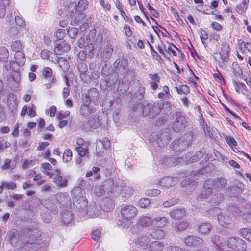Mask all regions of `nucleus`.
Listing matches in <instances>:
<instances>
[{
  "label": "nucleus",
  "instance_id": "nucleus-1",
  "mask_svg": "<svg viewBox=\"0 0 251 251\" xmlns=\"http://www.w3.org/2000/svg\"><path fill=\"white\" fill-rule=\"evenodd\" d=\"M165 104L162 100L154 102L147 103L144 105L141 103H138L137 108L142 109V114L143 116H149L153 118L157 116L161 111Z\"/></svg>",
  "mask_w": 251,
  "mask_h": 251
},
{
  "label": "nucleus",
  "instance_id": "nucleus-2",
  "mask_svg": "<svg viewBox=\"0 0 251 251\" xmlns=\"http://www.w3.org/2000/svg\"><path fill=\"white\" fill-rule=\"evenodd\" d=\"M172 121V128L176 133L182 132L185 128L187 121L186 118L180 112L172 113L170 118Z\"/></svg>",
  "mask_w": 251,
  "mask_h": 251
},
{
  "label": "nucleus",
  "instance_id": "nucleus-3",
  "mask_svg": "<svg viewBox=\"0 0 251 251\" xmlns=\"http://www.w3.org/2000/svg\"><path fill=\"white\" fill-rule=\"evenodd\" d=\"M192 139L191 134L189 133L175 140L171 144V148L174 151V153L178 154L185 150L189 145Z\"/></svg>",
  "mask_w": 251,
  "mask_h": 251
},
{
  "label": "nucleus",
  "instance_id": "nucleus-4",
  "mask_svg": "<svg viewBox=\"0 0 251 251\" xmlns=\"http://www.w3.org/2000/svg\"><path fill=\"white\" fill-rule=\"evenodd\" d=\"M227 184V180L221 177L216 178L213 181H205L204 183V187L207 189H211V190L215 189L217 191H221L226 188Z\"/></svg>",
  "mask_w": 251,
  "mask_h": 251
},
{
  "label": "nucleus",
  "instance_id": "nucleus-5",
  "mask_svg": "<svg viewBox=\"0 0 251 251\" xmlns=\"http://www.w3.org/2000/svg\"><path fill=\"white\" fill-rule=\"evenodd\" d=\"M95 191L99 196H100L105 193L111 192L114 193L115 192L114 182L111 179L105 180L101 185L96 187Z\"/></svg>",
  "mask_w": 251,
  "mask_h": 251
},
{
  "label": "nucleus",
  "instance_id": "nucleus-6",
  "mask_svg": "<svg viewBox=\"0 0 251 251\" xmlns=\"http://www.w3.org/2000/svg\"><path fill=\"white\" fill-rule=\"evenodd\" d=\"M233 216L228 213H222L218 215V222L223 227L230 229L234 227V222Z\"/></svg>",
  "mask_w": 251,
  "mask_h": 251
},
{
  "label": "nucleus",
  "instance_id": "nucleus-7",
  "mask_svg": "<svg viewBox=\"0 0 251 251\" xmlns=\"http://www.w3.org/2000/svg\"><path fill=\"white\" fill-rule=\"evenodd\" d=\"M227 244L228 247L237 251H244L246 249L245 242L239 238L233 237L228 240Z\"/></svg>",
  "mask_w": 251,
  "mask_h": 251
},
{
  "label": "nucleus",
  "instance_id": "nucleus-8",
  "mask_svg": "<svg viewBox=\"0 0 251 251\" xmlns=\"http://www.w3.org/2000/svg\"><path fill=\"white\" fill-rule=\"evenodd\" d=\"M170 129L165 128L160 131L157 135L156 142L159 147H163L167 145L171 139Z\"/></svg>",
  "mask_w": 251,
  "mask_h": 251
},
{
  "label": "nucleus",
  "instance_id": "nucleus-9",
  "mask_svg": "<svg viewBox=\"0 0 251 251\" xmlns=\"http://www.w3.org/2000/svg\"><path fill=\"white\" fill-rule=\"evenodd\" d=\"M99 98V91L95 88L90 89L85 94L83 101L86 103H90L91 102L95 105L97 104Z\"/></svg>",
  "mask_w": 251,
  "mask_h": 251
},
{
  "label": "nucleus",
  "instance_id": "nucleus-10",
  "mask_svg": "<svg viewBox=\"0 0 251 251\" xmlns=\"http://www.w3.org/2000/svg\"><path fill=\"white\" fill-rule=\"evenodd\" d=\"M137 212L136 208L131 205H126L121 210L122 217L127 220H130L135 217L137 215Z\"/></svg>",
  "mask_w": 251,
  "mask_h": 251
},
{
  "label": "nucleus",
  "instance_id": "nucleus-11",
  "mask_svg": "<svg viewBox=\"0 0 251 251\" xmlns=\"http://www.w3.org/2000/svg\"><path fill=\"white\" fill-rule=\"evenodd\" d=\"M56 46L54 48V51L56 57L57 55H60L65 52H68L70 50L69 43L66 41H57Z\"/></svg>",
  "mask_w": 251,
  "mask_h": 251
},
{
  "label": "nucleus",
  "instance_id": "nucleus-12",
  "mask_svg": "<svg viewBox=\"0 0 251 251\" xmlns=\"http://www.w3.org/2000/svg\"><path fill=\"white\" fill-rule=\"evenodd\" d=\"M202 239L194 236H188L184 238V243L189 247H196L202 244Z\"/></svg>",
  "mask_w": 251,
  "mask_h": 251
},
{
  "label": "nucleus",
  "instance_id": "nucleus-13",
  "mask_svg": "<svg viewBox=\"0 0 251 251\" xmlns=\"http://www.w3.org/2000/svg\"><path fill=\"white\" fill-rule=\"evenodd\" d=\"M100 206L104 211L107 212L111 211L115 206L113 199L109 197L104 198L100 202Z\"/></svg>",
  "mask_w": 251,
  "mask_h": 251
},
{
  "label": "nucleus",
  "instance_id": "nucleus-14",
  "mask_svg": "<svg viewBox=\"0 0 251 251\" xmlns=\"http://www.w3.org/2000/svg\"><path fill=\"white\" fill-rule=\"evenodd\" d=\"M43 206L54 214L58 213V207L56 205V202H55L53 200L50 198H47L43 200Z\"/></svg>",
  "mask_w": 251,
  "mask_h": 251
},
{
  "label": "nucleus",
  "instance_id": "nucleus-15",
  "mask_svg": "<svg viewBox=\"0 0 251 251\" xmlns=\"http://www.w3.org/2000/svg\"><path fill=\"white\" fill-rule=\"evenodd\" d=\"M128 64L127 59L125 58H118L114 62L115 71L119 73H125Z\"/></svg>",
  "mask_w": 251,
  "mask_h": 251
},
{
  "label": "nucleus",
  "instance_id": "nucleus-16",
  "mask_svg": "<svg viewBox=\"0 0 251 251\" xmlns=\"http://www.w3.org/2000/svg\"><path fill=\"white\" fill-rule=\"evenodd\" d=\"M7 240L13 246H16L19 241L20 234L17 230L13 229L7 232Z\"/></svg>",
  "mask_w": 251,
  "mask_h": 251
},
{
  "label": "nucleus",
  "instance_id": "nucleus-17",
  "mask_svg": "<svg viewBox=\"0 0 251 251\" xmlns=\"http://www.w3.org/2000/svg\"><path fill=\"white\" fill-rule=\"evenodd\" d=\"M76 4L73 5H71V7H68V9H72L71 10V13H68V14H66V16L68 17V18H72V20L70 22V24L73 26H75L78 25H79L81 23L80 21V17L78 16H76L75 17H74V12L76 13V9H75Z\"/></svg>",
  "mask_w": 251,
  "mask_h": 251
},
{
  "label": "nucleus",
  "instance_id": "nucleus-18",
  "mask_svg": "<svg viewBox=\"0 0 251 251\" xmlns=\"http://www.w3.org/2000/svg\"><path fill=\"white\" fill-rule=\"evenodd\" d=\"M224 200V195L223 194L217 192L214 194H211L208 202L212 205H218Z\"/></svg>",
  "mask_w": 251,
  "mask_h": 251
},
{
  "label": "nucleus",
  "instance_id": "nucleus-19",
  "mask_svg": "<svg viewBox=\"0 0 251 251\" xmlns=\"http://www.w3.org/2000/svg\"><path fill=\"white\" fill-rule=\"evenodd\" d=\"M80 114L83 116H88L95 112V109L90 105V103H86L84 101L83 104L81 105L80 108Z\"/></svg>",
  "mask_w": 251,
  "mask_h": 251
},
{
  "label": "nucleus",
  "instance_id": "nucleus-20",
  "mask_svg": "<svg viewBox=\"0 0 251 251\" xmlns=\"http://www.w3.org/2000/svg\"><path fill=\"white\" fill-rule=\"evenodd\" d=\"M168 220L165 217H158L151 220V226L156 228H163L167 223Z\"/></svg>",
  "mask_w": 251,
  "mask_h": 251
},
{
  "label": "nucleus",
  "instance_id": "nucleus-21",
  "mask_svg": "<svg viewBox=\"0 0 251 251\" xmlns=\"http://www.w3.org/2000/svg\"><path fill=\"white\" fill-rule=\"evenodd\" d=\"M53 182L58 188L66 187L68 185V180L66 177H63L61 175L56 174Z\"/></svg>",
  "mask_w": 251,
  "mask_h": 251
},
{
  "label": "nucleus",
  "instance_id": "nucleus-22",
  "mask_svg": "<svg viewBox=\"0 0 251 251\" xmlns=\"http://www.w3.org/2000/svg\"><path fill=\"white\" fill-rule=\"evenodd\" d=\"M185 214L186 211L184 208H175L169 213L170 217L175 220H179L183 217Z\"/></svg>",
  "mask_w": 251,
  "mask_h": 251
},
{
  "label": "nucleus",
  "instance_id": "nucleus-23",
  "mask_svg": "<svg viewBox=\"0 0 251 251\" xmlns=\"http://www.w3.org/2000/svg\"><path fill=\"white\" fill-rule=\"evenodd\" d=\"M28 177H33V180L36 182V184L38 186L42 185L45 182L43 176L40 174H36V172L33 170L30 171L28 175Z\"/></svg>",
  "mask_w": 251,
  "mask_h": 251
},
{
  "label": "nucleus",
  "instance_id": "nucleus-24",
  "mask_svg": "<svg viewBox=\"0 0 251 251\" xmlns=\"http://www.w3.org/2000/svg\"><path fill=\"white\" fill-rule=\"evenodd\" d=\"M39 248L38 244L34 242L25 243L19 251H36Z\"/></svg>",
  "mask_w": 251,
  "mask_h": 251
},
{
  "label": "nucleus",
  "instance_id": "nucleus-25",
  "mask_svg": "<svg viewBox=\"0 0 251 251\" xmlns=\"http://www.w3.org/2000/svg\"><path fill=\"white\" fill-rule=\"evenodd\" d=\"M149 235L154 239L161 240L164 237L165 233L161 229H153L149 231Z\"/></svg>",
  "mask_w": 251,
  "mask_h": 251
},
{
  "label": "nucleus",
  "instance_id": "nucleus-26",
  "mask_svg": "<svg viewBox=\"0 0 251 251\" xmlns=\"http://www.w3.org/2000/svg\"><path fill=\"white\" fill-rule=\"evenodd\" d=\"M212 191L211 189H207L203 186V189L197 196L198 200L200 201H206L208 202V200L209 199L210 196H211Z\"/></svg>",
  "mask_w": 251,
  "mask_h": 251
},
{
  "label": "nucleus",
  "instance_id": "nucleus-27",
  "mask_svg": "<svg viewBox=\"0 0 251 251\" xmlns=\"http://www.w3.org/2000/svg\"><path fill=\"white\" fill-rule=\"evenodd\" d=\"M176 159V157L165 156L160 159V162L161 165L163 166V167H170L175 165V161Z\"/></svg>",
  "mask_w": 251,
  "mask_h": 251
},
{
  "label": "nucleus",
  "instance_id": "nucleus-28",
  "mask_svg": "<svg viewBox=\"0 0 251 251\" xmlns=\"http://www.w3.org/2000/svg\"><path fill=\"white\" fill-rule=\"evenodd\" d=\"M74 204L77 209H84L87 206V202L84 197H79V199L74 200Z\"/></svg>",
  "mask_w": 251,
  "mask_h": 251
},
{
  "label": "nucleus",
  "instance_id": "nucleus-29",
  "mask_svg": "<svg viewBox=\"0 0 251 251\" xmlns=\"http://www.w3.org/2000/svg\"><path fill=\"white\" fill-rule=\"evenodd\" d=\"M149 248L151 251H161L164 248V244L162 242L153 241L150 244Z\"/></svg>",
  "mask_w": 251,
  "mask_h": 251
},
{
  "label": "nucleus",
  "instance_id": "nucleus-30",
  "mask_svg": "<svg viewBox=\"0 0 251 251\" xmlns=\"http://www.w3.org/2000/svg\"><path fill=\"white\" fill-rule=\"evenodd\" d=\"M10 198L6 199L7 205L11 208H14L15 206V201H18L23 198L22 194H16L13 195L12 197L14 201L11 200V195L10 196Z\"/></svg>",
  "mask_w": 251,
  "mask_h": 251
},
{
  "label": "nucleus",
  "instance_id": "nucleus-31",
  "mask_svg": "<svg viewBox=\"0 0 251 251\" xmlns=\"http://www.w3.org/2000/svg\"><path fill=\"white\" fill-rule=\"evenodd\" d=\"M99 126V123L97 118H93L90 119L84 125L86 129H96Z\"/></svg>",
  "mask_w": 251,
  "mask_h": 251
},
{
  "label": "nucleus",
  "instance_id": "nucleus-32",
  "mask_svg": "<svg viewBox=\"0 0 251 251\" xmlns=\"http://www.w3.org/2000/svg\"><path fill=\"white\" fill-rule=\"evenodd\" d=\"M62 218L64 224L67 225L73 219V214L72 212L66 210L63 212Z\"/></svg>",
  "mask_w": 251,
  "mask_h": 251
},
{
  "label": "nucleus",
  "instance_id": "nucleus-33",
  "mask_svg": "<svg viewBox=\"0 0 251 251\" xmlns=\"http://www.w3.org/2000/svg\"><path fill=\"white\" fill-rule=\"evenodd\" d=\"M212 226L210 223H202L199 226V231L201 234H206L209 232Z\"/></svg>",
  "mask_w": 251,
  "mask_h": 251
},
{
  "label": "nucleus",
  "instance_id": "nucleus-34",
  "mask_svg": "<svg viewBox=\"0 0 251 251\" xmlns=\"http://www.w3.org/2000/svg\"><path fill=\"white\" fill-rule=\"evenodd\" d=\"M160 186L169 188L173 185V179L171 177H165L161 179L159 183Z\"/></svg>",
  "mask_w": 251,
  "mask_h": 251
},
{
  "label": "nucleus",
  "instance_id": "nucleus-35",
  "mask_svg": "<svg viewBox=\"0 0 251 251\" xmlns=\"http://www.w3.org/2000/svg\"><path fill=\"white\" fill-rule=\"evenodd\" d=\"M150 242L149 237L147 235L142 236L138 239L137 244L140 247L146 248Z\"/></svg>",
  "mask_w": 251,
  "mask_h": 251
},
{
  "label": "nucleus",
  "instance_id": "nucleus-36",
  "mask_svg": "<svg viewBox=\"0 0 251 251\" xmlns=\"http://www.w3.org/2000/svg\"><path fill=\"white\" fill-rule=\"evenodd\" d=\"M133 190L132 188L126 186L123 188L119 193L123 198H129L133 194Z\"/></svg>",
  "mask_w": 251,
  "mask_h": 251
},
{
  "label": "nucleus",
  "instance_id": "nucleus-37",
  "mask_svg": "<svg viewBox=\"0 0 251 251\" xmlns=\"http://www.w3.org/2000/svg\"><path fill=\"white\" fill-rule=\"evenodd\" d=\"M196 156H198L197 158L199 160H201L202 162H206L209 159V157L208 154L206 153V151L204 150H200L196 152Z\"/></svg>",
  "mask_w": 251,
  "mask_h": 251
},
{
  "label": "nucleus",
  "instance_id": "nucleus-38",
  "mask_svg": "<svg viewBox=\"0 0 251 251\" xmlns=\"http://www.w3.org/2000/svg\"><path fill=\"white\" fill-rule=\"evenodd\" d=\"M71 194L73 197V200L79 199V197H83L82 190L80 187H76L71 191Z\"/></svg>",
  "mask_w": 251,
  "mask_h": 251
},
{
  "label": "nucleus",
  "instance_id": "nucleus-39",
  "mask_svg": "<svg viewBox=\"0 0 251 251\" xmlns=\"http://www.w3.org/2000/svg\"><path fill=\"white\" fill-rule=\"evenodd\" d=\"M233 73L236 77L241 78L243 74V72L239 65L237 62H233L232 65Z\"/></svg>",
  "mask_w": 251,
  "mask_h": 251
},
{
  "label": "nucleus",
  "instance_id": "nucleus-40",
  "mask_svg": "<svg viewBox=\"0 0 251 251\" xmlns=\"http://www.w3.org/2000/svg\"><path fill=\"white\" fill-rule=\"evenodd\" d=\"M15 59L17 62H18L20 65H24L26 59L25 54L22 51H20L16 52Z\"/></svg>",
  "mask_w": 251,
  "mask_h": 251
},
{
  "label": "nucleus",
  "instance_id": "nucleus-41",
  "mask_svg": "<svg viewBox=\"0 0 251 251\" xmlns=\"http://www.w3.org/2000/svg\"><path fill=\"white\" fill-rule=\"evenodd\" d=\"M211 241L212 243L218 246H222V245L225 243V241L223 237L216 235H213L211 236Z\"/></svg>",
  "mask_w": 251,
  "mask_h": 251
},
{
  "label": "nucleus",
  "instance_id": "nucleus-42",
  "mask_svg": "<svg viewBox=\"0 0 251 251\" xmlns=\"http://www.w3.org/2000/svg\"><path fill=\"white\" fill-rule=\"evenodd\" d=\"M75 150L80 157H84L88 154V146L75 147Z\"/></svg>",
  "mask_w": 251,
  "mask_h": 251
},
{
  "label": "nucleus",
  "instance_id": "nucleus-43",
  "mask_svg": "<svg viewBox=\"0 0 251 251\" xmlns=\"http://www.w3.org/2000/svg\"><path fill=\"white\" fill-rule=\"evenodd\" d=\"M105 149L106 148H104V146L102 145L101 140H100L99 141L97 142L96 152L98 156H101L104 153Z\"/></svg>",
  "mask_w": 251,
  "mask_h": 251
},
{
  "label": "nucleus",
  "instance_id": "nucleus-44",
  "mask_svg": "<svg viewBox=\"0 0 251 251\" xmlns=\"http://www.w3.org/2000/svg\"><path fill=\"white\" fill-rule=\"evenodd\" d=\"M151 220L149 217L144 216L141 218L139 221V224H140L142 227H147L151 225Z\"/></svg>",
  "mask_w": 251,
  "mask_h": 251
},
{
  "label": "nucleus",
  "instance_id": "nucleus-45",
  "mask_svg": "<svg viewBox=\"0 0 251 251\" xmlns=\"http://www.w3.org/2000/svg\"><path fill=\"white\" fill-rule=\"evenodd\" d=\"M241 236L248 240L249 241L251 242V229L249 228H243L240 231Z\"/></svg>",
  "mask_w": 251,
  "mask_h": 251
},
{
  "label": "nucleus",
  "instance_id": "nucleus-46",
  "mask_svg": "<svg viewBox=\"0 0 251 251\" xmlns=\"http://www.w3.org/2000/svg\"><path fill=\"white\" fill-rule=\"evenodd\" d=\"M79 29L76 27H69L67 30V32L69 36L71 39H75L78 35Z\"/></svg>",
  "mask_w": 251,
  "mask_h": 251
},
{
  "label": "nucleus",
  "instance_id": "nucleus-47",
  "mask_svg": "<svg viewBox=\"0 0 251 251\" xmlns=\"http://www.w3.org/2000/svg\"><path fill=\"white\" fill-rule=\"evenodd\" d=\"M23 47V44L19 40L15 41L11 45L12 49L16 52H20Z\"/></svg>",
  "mask_w": 251,
  "mask_h": 251
},
{
  "label": "nucleus",
  "instance_id": "nucleus-48",
  "mask_svg": "<svg viewBox=\"0 0 251 251\" xmlns=\"http://www.w3.org/2000/svg\"><path fill=\"white\" fill-rule=\"evenodd\" d=\"M126 186V183L124 180L121 179L118 180L115 186V192L119 193L120 191H121L123 188Z\"/></svg>",
  "mask_w": 251,
  "mask_h": 251
},
{
  "label": "nucleus",
  "instance_id": "nucleus-49",
  "mask_svg": "<svg viewBox=\"0 0 251 251\" xmlns=\"http://www.w3.org/2000/svg\"><path fill=\"white\" fill-rule=\"evenodd\" d=\"M151 200L148 198H142L139 200L138 205L143 208H146L150 206Z\"/></svg>",
  "mask_w": 251,
  "mask_h": 251
},
{
  "label": "nucleus",
  "instance_id": "nucleus-50",
  "mask_svg": "<svg viewBox=\"0 0 251 251\" xmlns=\"http://www.w3.org/2000/svg\"><path fill=\"white\" fill-rule=\"evenodd\" d=\"M145 88L140 86L137 92L134 94V97L139 100H141L144 98Z\"/></svg>",
  "mask_w": 251,
  "mask_h": 251
},
{
  "label": "nucleus",
  "instance_id": "nucleus-51",
  "mask_svg": "<svg viewBox=\"0 0 251 251\" xmlns=\"http://www.w3.org/2000/svg\"><path fill=\"white\" fill-rule=\"evenodd\" d=\"M41 56L43 59H47L50 61L51 60L50 58L53 59V57H51V56H53L54 58L56 57V55L54 53L50 52L47 50H43L41 53Z\"/></svg>",
  "mask_w": 251,
  "mask_h": 251
},
{
  "label": "nucleus",
  "instance_id": "nucleus-52",
  "mask_svg": "<svg viewBox=\"0 0 251 251\" xmlns=\"http://www.w3.org/2000/svg\"><path fill=\"white\" fill-rule=\"evenodd\" d=\"M189 224L187 222H180L176 226V232H181L187 228Z\"/></svg>",
  "mask_w": 251,
  "mask_h": 251
},
{
  "label": "nucleus",
  "instance_id": "nucleus-53",
  "mask_svg": "<svg viewBox=\"0 0 251 251\" xmlns=\"http://www.w3.org/2000/svg\"><path fill=\"white\" fill-rule=\"evenodd\" d=\"M78 68L80 73V77L83 78L85 75V73L88 70L87 65L85 63H80L78 64Z\"/></svg>",
  "mask_w": 251,
  "mask_h": 251
},
{
  "label": "nucleus",
  "instance_id": "nucleus-54",
  "mask_svg": "<svg viewBox=\"0 0 251 251\" xmlns=\"http://www.w3.org/2000/svg\"><path fill=\"white\" fill-rule=\"evenodd\" d=\"M96 35V30L94 29L91 30L87 35L86 40L87 43L93 42Z\"/></svg>",
  "mask_w": 251,
  "mask_h": 251
},
{
  "label": "nucleus",
  "instance_id": "nucleus-55",
  "mask_svg": "<svg viewBox=\"0 0 251 251\" xmlns=\"http://www.w3.org/2000/svg\"><path fill=\"white\" fill-rule=\"evenodd\" d=\"M88 5V1L86 0H80L78 3V11L81 12L85 10Z\"/></svg>",
  "mask_w": 251,
  "mask_h": 251
},
{
  "label": "nucleus",
  "instance_id": "nucleus-56",
  "mask_svg": "<svg viewBox=\"0 0 251 251\" xmlns=\"http://www.w3.org/2000/svg\"><path fill=\"white\" fill-rule=\"evenodd\" d=\"M72 157V152L70 149H67L63 153L62 159L64 162L69 161Z\"/></svg>",
  "mask_w": 251,
  "mask_h": 251
},
{
  "label": "nucleus",
  "instance_id": "nucleus-57",
  "mask_svg": "<svg viewBox=\"0 0 251 251\" xmlns=\"http://www.w3.org/2000/svg\"><path fill=\"white\" fill-rule=\"evenodd\" d=\"M42 74L46 78H51L52 76V69L49 67H45L42 71Z\"/></svg>",
  "mask_w": 251,
  "mask_h": 251
},
{
  "label": "nucleus",
  "instance_id": "nucleus-58",
  "mask_svg": "<svg viewBox=\"0 0 251 251\" xmlns=\"http://www.w3.org/2000/svg\"><path fill=\"white\" fill-rule=\"evenodd\" d=\"M179 201L178 199H172L166 201L163 203V206L165 207H168L174 205L176 204Z\"/></svg>",
  "mask_w": 251,
  "mask_h": 251
},
{
  "label": "nucleus",
  "instance_id": "nucleus-59",
  "mask_svg": "<svg viewBox=\"0 0 251 251\" xmlns=\"http://www.w3.org/2000/svg\"><path fill=\"white\" fill-rule=\"evenodd\" d=\"M234 85L236 86V91L238 93H240V90H246V86L242 82H235Z\"/></svg>",
  "mask_w": 251,
  "mask_h": 251
},
{
  "label": "nucleus",
  "instance_id": "nucleus-60",
  "mask_svg": "<svg viewBox=\"0 0 251 251\" xmlns=\"http://www.w3.org/2000/svg\"><path fill=\"white\" fill-rule=\"evenodd\" d=\"M53 191L51 184H46L41 187V191L44 193H51Z\"/></svg>",
  "mask_w": 251,
  "mask_h": 251
},
{
  "label": "nucleus",
  "instance_id": "nucleus-61",
  "mask_svg": "<svg viewBox=\"0 0 251 251\" xmlns=\"http://www.w3.org/2000/svg\"><path fill=\"white\" fill-rule=\"evenodd\" d=\"M31 201L33 202V207L34 208H37L41 205H43V200L39 198H32Z\"/></svg>",
  "mask_w": 251,
  "mask_h": 251
},
{
  "label": "nucleus",
  "instance_id": "nucleus-62",
  "mask_svg": "<svg viewBox=\"0 0 251 251\" xmlns=\"http://www.w3.org/2000/svg\"><path fill=\"white\" fill-rule=\"evenodd\" d=\"M167 251H185L182 248L174 245H170L166 248Z\"/></svg>",
  "mask_w": 251,
  "mask_h": 251
},
{
  "label": "nucleus",
  "instance_id": "nucleus-63",
  "mask_svg": "<svg viewBox=\"0 0 251 251\" xmlns=\"http://www.w3.org/2000/svg\"><path fill=\"white\" fill-rule=\"evenodd\" d=\"M15 21L16 24L19 26L24 27L25 26V21L19 16H15Z\"/></svg>",
  "mask_w": 251,
  "mask_h": 251
},
{
  "label": "nucleus",
  "instance_id": "nucleus-64",
  "mask_svg": "<svg viewBox=\"0 0 251 251\" xmlns=\"http://www.w3.org/2000/svg\"><path fill=\"white\" fill-rule=\"evenodd\" d=\"M196 187V183L195 181H193L190 185L185 188L186 192L188 194L192 192Z\"/></svg>",
  "mask_w": 251,
  "mask_h": 251
}]
</instances>
